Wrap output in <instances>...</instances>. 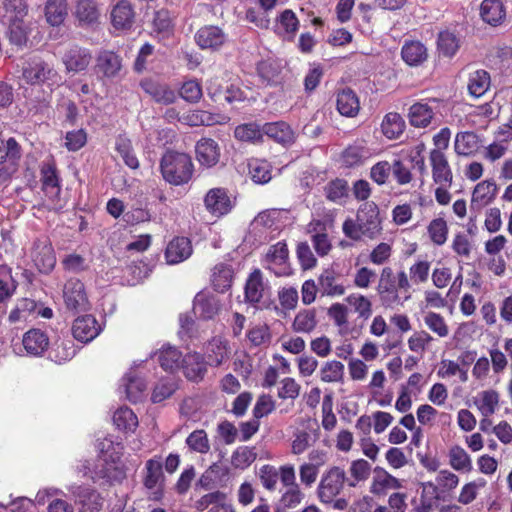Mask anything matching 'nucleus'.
I'll list each match as a JSON object with an SVG mask.
<instances>
[{"label": "nucleus", "instance_id": "obj_1", "mask_svg": "<svg viewBox=\"0 0 512 512\" xmlns=\"http://www.w3.org/2000/svg\"><path fill=\"white\" fill-rule=\"evenodd\" d=\"M344 235L353 240L364 238L373 240L382 232L380 210L375 202L362 203L356 213V219L348 217L342 225Z\"/></svg>", "mask_w": 512, "mask_h": 512}, {"label": "nucleus", "instance_id": "obj_2", "mask_svg": "<svg viewBox=\"0 0 512 512\" xmlns=\"http://www.w3.org/2000/svg\"><path fill=\"white\" fill-rule=\"evenodd\" d=\"M26 0H3L0 7V21L7 26L11 43L21 46L28 38L29 26L26 22L28 15Z\"/></svg>", "mask_w": 512, "mask_h": 512}, {"label": "nucleus", "instance_id": "obj_3", "mask_svg": "<svg viewBox=\"0 0 512 512\" xmlns=\"http://www.w3.org/2000/svg\"><path fill=\"white\" fill-rule=\"evenodd\" d=\"M223 273L224 264L215 265L210 276L211 289L207 288L195 297L194 313L202 319H212L221 308V295L224 292Z\"/></svg>", "mask_w": 512, "mask_h": 512}, {"label": "nucleus", "instance_id": "obj_4", "mask_svg": "<svg viewBox=\"0 0 512 512\" xmlns=\"http://www.w3.org/2000/svg\"><path fill=\"white\" fill-rule=\"evenodd\" d=\"M411 288L409 278L404 270L394 273L390 266L381 270L376 287L380 303L385 308H394L402 305L400 291L408 292Z\"/></svg>", "mask_w": 512, "mask_h": 512}, {"label": "nucleus", "instance_id": "obj_5", "mask_svg": "<svg viewBox=\"0 0 512 512\" xmlns=\"http://www.w3.org/2000/svg\"><path fill=\"white\" fill-rule=\"evenodd\" d=\"M160 170L165 181L173 185H182L192 178L194 165L189 155L167 151L162 156Z\"/></svg>", "mask_w": 512, "mask_h": 512}, {"label": "nucleus", "instance_id": "obj_6", "mask_svg": "<svg viewBox=\"0 0 512 512\" xmlns=\"http://www.w3.org/2000/svg\"><path fill=\"white\" fill-rule=\"evenodd\" d=\"M346 472L342 467L330 466L321 475L316 494L323 504H330L345 487Z\"/></svg>", "mask_w": 512, "mask_h": 512}, {"label": "nucleus", "instance_id": "obj_7", "mask_svg": "<svg viewBox=\"0 0 512 512\" xmlns=\"http://www.w3.org/2000/svg\"><path fill=\"white\" fill-rule=\"evenodd\" d=\"M270 286L259 268L248 274L244 285V301L256 309L268 308Z\"/></svg>", "mask_w": 512, "mask_h": 512}, {"label": "nucleus", "instance_id": "obj_8", "mask_svg": "<svg viewBox=\"0 0 512 512\" xmlns=\"http://www.w3.org/2000/svg\"><path fill=\"white\" fill-rule=\"evenodd\" d=\"M22 77L30 85H46L50 91L59 85L61 77L50 63L34 58L23 68Z\"/></svg>", "mask_w": 512, "mask_h": 512}, {"label": "nucleus", "instance_id": "obj_9", "mask_svg": "<svg viewBox=\"0 0 512 512\" xmlns=\"http://www.w3.org/2000/svg\"><path fill=\"white\" fill-rule=\"evenodd\" d=\"M62 298L66 309L74 313L86 311L90 307L85 285L76 278H70L65 282Z\"/></svg>", "mask_w": 512, "mask_h": 512}, {"label": "nucleus", "instance_id": "obj_10", "mask_svg": "<svg viewBox=\"0 0 512 512\" xmlns=\"http://www.w3.org/2000/svg\"><path fill=\"white\" fill-rule=\"evenodd\" d=\"M143 484L150 491L149 498L160 500L163 496L164 474L161 457L155 456L145 463Z\"/></svg>", "mask_w": 512, "mask_h": 512}, {"label": "nucleus", "instance_id": "obj_11", "mask_svg": "<svg viewBox=\"0 0 512 512\" xmlns=\"http://www.w3.org/2000/svg\"><path fill=\"white\" fill-rule=\"evenodd\" d=\"M373 156L372 149L364 139H356L347 145L339 156L341 167L354 169L363 166Z\"/></svg>", "mask_w": 512, "mask_h": 512}, {"label": "nucleus", "instance_id": "obj_12", "mask_svg": "<svg viewBox=\"0 0 512 512\" xmlns=\"http://www.w3.org/2000/svg\"><path fill=\"white\" fill-rule=\"evenodd\" d=\"M67 489L75 502L81 506L83 512H98L101 510L103 498L96 489L79 484H72Z\"/></svg>", "mask_w": 512, "mask_h": 512}, {"label": "nucleus", "instance_id": "obj_13", "mask_svg": "<svg viewBox=\"0 0 512 512\" xmlns=\"http://www.w3.org/2000/svg\"><path fill=\"white\" fill-rule=\"evenodd\" d=\"M405 481L389 473L385 468L376 466L369 491L374 496H385L389 490H400L405 487Z\"/></svg>", "mask_w": 512, "mask_h": 512}, {"label": "nucleus", "instance_id": "obj_14", "mask_svg": "<svg viewBox=\"0 0 512 512\" xmlns=\"http://www.w3.org/2000/svg\"><path fill=\"white\" fill-rule=\"evenodd\" d=\"M432 179L436 185L452 186L453 172L445 153L440 149H432L429 153Z\"/></svg>", "mask_w": 512, "mask_h": 512}, {"label": "nucleus", "instance_id": "obj_15", "mask_svg": "<svg viewBox=\"0 0 512 512\" xmlns=\"http://www.w3.org/2000/svg\"><path fill=\"white\" fill-rule=\"evenodd\" d=\"M77 469L79 473H82L83 476H88L93 482L102 479L111 482L122 474L114 464L108 463L106 459L103 458H99L93 467H91L89 461H84Z\"/></svg>", "mask_w": 512, "mask_h": 512}, {"label": "nucleus", "instance_id": "obj_16", "mask_svg": "<svg viewBox=\"0 0 512 512\" xmlns=\"http://www.w3.org/2000/svg\"><path fill=\"white\" fill-rule=\"evenodd\" d=\"M122 69V59L112 51H100L94 67L97 77L101 80L118 77Z\"/></svg>", "mask_w": 512, "mask_h": 512}, {"label": "nucleus", "instance_id": "obj_17", "mask_svg": "<svg viewBox=\"0 0 512 512\" xmlns=\"http://www.w3.org/2000/svg\"><path fill=\"white\" fill-rule=\"evenodd\" d=\"M151 358L157 357L161 368L171 374L176 373L183 364L182 352L168 343L163 344L158 350L150 354Z\"/></svg>", "mask_w": 512, "mask_h": 512}, {"label": "nucleus", "instance_id": "obj_18", "mask_svg": "<svg viewBox=\"0 0 512 512\" xmlns=\"http://www.w3.org/2000/svg\"><path fill=\"white\" fill-rule=\"evenodd\" d=\"M256 72L261 82L267 86H278L283 82L282 65L278 59L268 57L256 64Z\"/></svg>", "mask_w": 512, "mask_h": 512}, {"label": "nucleus", "instance_id": "obj_19", "mask_svg": "<svg viewBox=\"0 0 512 512\" xmlns=\"http://www.w3.org/2000/svg\"><path fill=\"white\" fill-rule=\"evenodd\" d=\"M102 331V326L92 315L78 317L72 327V333L75 339L83 343H88L95 339Z\"/></svg>", "mask_w": 512, "mask_h": 512}, {"label": "nucleus", "instance_id": "obj_20", "mask_svg": "<svg viewBox=\"0 0 512 512\" xmlns=\"http://www.w3.org/2000/svg\"><path fill=\"white\" fill-rule=\"evenodd\" d=\"M32 260L41 273H50L56 264V257L52 245L47 241L35 242L32 251Z\"/></svg>", "mask_w": 512, "mask_h": 512}, {"label": "nucleus", "instance_id": "obj_21", "mask_svg": "<svg viewBox=\"0 0 512 512\" xmlns=\"http://www.w3.org/2000/svg\"><path fill=\"white\" fill-rule=\"evenodd\" d=\"M319 291L322 296H342L345 293V286L340 273L332 268L324 269L318 277Z\"/></svg>", "mask_w": 512, "mask_h": 512}, {"label": "nucleus", "instance_id": "obj_22", "mask_svg": "<svg viewBox=\"0 0 512 512\" xmlns=\"http://www.w3.org/2000/svg\"><path fill=\"white\" fill-rule=\"evenodd\" d=\"M22 344L28 355L40 357L48 350L50 340L46 332L34 328L23 335Z\"/></svg>", "mask_w": 512, "mask_h": 512}, {"label": "nucleus", "instance_id": "obj_23", "mask_svg": "<svg viewBox=\"0 0 512 512\" xmlns=\"http://www.w3.org/2000/svg\"><path fill=\"white\" fill-rule=\"evenodd\" d=\"M191 241L186 237L173 238L166 247L165 260L169 265L179 264L192 255Z\"/></svg>", "mask_w": 512, "mask_h": 512}, {"label": "nucleus", "instance_id": "obj_24", "mask_svg": "<svg viewBox=\"0 0 512 512\" xmlns=\"http://www.w3.org/2000/svg\"><path fill=\"white\" fill-rule=\"evenodd\" d=\"M73 13L80 26H94L99 23L101 8L95 0H77Z\"/></svg>", "mask_w": 512, "mask_h": 512}, {"label": "nucleus", "instance_id": "obj_25", "mask_svg": "<svg viewBox=\"0 0 512 512\" xmlns=\"http://www.w3.org/2000/svg\"><path fill=\"white\" fill-rule=\"evenodd\" d=\"M497 191L498 187L493 180L479 182L472 192L471 209L480 211L495 199Z\"/></svg>", "mask_w": 512, "mask_h": 512}, {"label": "nucleus", "instance_id": "obj_26", "mask_svg": "<svg viewBox=\"0 0 512 512\" xmlns=\"http://www.w3.org/2000/svg\"><path fill=\"white\" fill-rule=\"evenodd\" d=\"M481 147L482 141L473 131L458 132L455 136L454 151L459 156H473Z\"/></svg>", "mask_w": 512, "mask_h": 512}, {"label": "nucleus", "instance_id": "obj_27", "mask_svg": "<svg viewBox=\"0 0 512 512\" xmlns=\"http://www.w3.org/2000/svg\"><path fill=\"white\" fill-rule=\"evenodd\" d=\"M90 52L79 46H73L62 57L63 64L68 72L84 71L91 62Z\"/></svg>", "mask_w": 512, "mask_h": 512}, {"label": "nucleus", "instance_id": "obj_28", "mask_svg": "<svg viewBox=\"0 0 512 512\" xmlns=\"http://www.w3.org/2000/svg\"><path fill=\"white\" fill-rule=\"evenodd\" d=\"M401 57L407 65L417 67L427 60L428 51L421 41L409 40L401 48Z\"/></svg>", "mask_w": 512, "mask_h": 512}, {"label": "nucleus", "instance_id": "obj_29", "mask_svg": "<svg viewBox=\"0 0 512 512\" xmlns=\"http://www.w3.org/2000/svg\"><path fill=\"white\" fill-rule=\"evenodd\" d=\"M263 135L265 134L275 142L283 146L290 145L295 141V135L290 125L284 121L265 123L262 127Z\"/></svg>", "mask_w": 512, "mask_h": 512}, {"label": "nucleus", "instance_id": "obj_30", "mask_svg": "<svg viewBox=\"0 0 512 512\" xmlns=\"http://www.w3.org/2000/svg\"><path fill=\"white\" fill-rule=\"evenodd\" d=\"M149 366L147 360L133 362L122 377L124 384H145L154 382V374Z\"/></svg>", "mask_w": 512, "mask_h": 512}, {"label": "nucleus", "instance_id": "obj_31", "mask_svg": "<svg viewBox=\"0 0 512 512\" xmlns=\"http://www.w3.org/2000/svg\"><path fill=\"white\" fill-rule=\"evenodd\" d=\"M336 108L345 117H355L360 110V101L351 88H344L336 95Z\"/></svg>", "mask_w": 512, "mask_h": 512}, {"label": "nucleus", "instance_id": "obj_32", "mask_svg": "<svg viewBox=\"0 0 512 512\" xmlns=\"http://www.w3.org/2000/svg\"><path fill=\"white\" fill-rule=\"evenodd\" d=\"M482 20L491 25H500L506 16V10L501 0H483L480 5Z\"/></svg>", "mask_w": 512, "mask_h": 512}, {"label": "nucleus", "instance_id": "obj_33", "mask_svg": "<svg viewBox=\"0 0 512 512\" xmlns=\"http://www.w3.org/2000/svg\"><path fill=\"white\" fill-rule=\"evenodd\" d=\"M195 40L202 49H217L224 43V34L217 26H205L197 31Z\"/></svg>", "mask_w": 512, "mask_h": 512}, {"label": "nucleus", "instance_id": "obj_34", "mask_svg": "<svg viewBox=\"0 0 512 512\" xmlns=\"http://www.w3.org/2000/svg\"><path fill=\"white\" fill-rule=\"evenodd\" d=\"M76 355L74 341L70 338H58L49 350V359L57 364L65 363Z\"/></svg>", "mask_w": 512, "mask_h": 512}, {"label": "nucleus", "instance_id": "obj_35", "mask_svg": "<svg viewBox=\"0 0 512 512\" xmlns=\"http://www.w3.org/2000/svg\"><path fill=\"white\" fill-rule=\"evenodd\" d=\"M184 375L189 381H201L206 372V363L198 353H188L183 358L182 367Z\"/></svg>", "mask_w": 512, "mask_h": 512}, {"label": "nucleus", "instance_id": "obj_36", "mask_svg": "<svg viewBox=\"0 0 512 512\" xmlns=\"http://www.w3.org/2000/svg\"><path fill=\"white\" fill-rule=\"evenodd\" d=\"M219 149L212 139H202L196 144V157L200 165L214 166L219 160Z\"/></svg>", "mask_w": 512, "mask_h": 512}, {"label": "nucleus", "instance_id": "obj_37", "mask_svg": "<svg viewBox=\"0 0 512 512\" xmlns=\"http://www.w3.org/2000/svg\"><path fill=\"white\" fill-rule=\"evenodd\" d=\"M309 231L314 232L312 235V244L319 256L327 255L331 248V242L325 232V225L321 220H313L309 224Z\"/></svg>", "mask_w": 512, "mask_h": 512}, {"label": "nucleus", "instance_id": "obj_38", "mask_svg": "<svg viewBox=\"0 0 512 512\" xmlns=\"http://www.w3.org/2000/svg\"><path fill=\"white\" fill-rule=\"evenodd\" d=\"M433 117V109L426 103L416 102L409 108L408 119L413 127L426 128L431 124Z\"/></svg>", "mask_w": 512, "mask_h": 512}, {"label": "nucleus", "instance_id": "obj_39", "mask_svg": "<svg viewBox=\"0 0 512 512\" xmlns=\"http://www.w3.org/2000/svg\"><path fill=\"white\" fill-rule=\"evenodd\" d=\"M141 86L157 103L169 105L176 100V93L165 84L143 81Z\"/></svg>", "mask_w": 512, "mask_h": 512}, {"label": "nucleus", "instance_id": "obj_40", "mask_svg": "<svg viewBox=\"0 0 512 512\" xmlns=\"http://www.w3.org/2000/svg\"><path fill=\"white\" fill-rule=\"evenodd\" d=\"M406 124L404 119L399 113L389 112L387 113L381 123V130L383 135L390 139H398L404 133Z\"/></svg>", "mask_w": 512, "mask_h": 512}, {"label": "nucleus", "instance_id": "obj_41", "mask_svg": "<svg viewBox=\"0 0 512 512\" xmlns=\"http://www.w3.org/2000/svg\"><path fill=\"white\" fill-rule=\"evenodd\" d=\"M349 184L346 179L335 178L324 187L326 199L330 202L343 204L349 196Z\"/></svg>", "mask_w": 512, "mask_h": 512}, {"label": "nucleus", "instance_id": "obj_42", "mask_svg": "<svg viewBox=\"0 0 512 512\" xmlns=\"http://www.w3.org/2000/svg\"><path fill=\"white\" fill-rule=\"evenodd\" d=\"M134 19V12L129 2L120 1L111 12V21L116 29H128Z\"/></svg>", "mask_w": 512, "mask_h": 512}, {"label": "nucleus", "instance_id": "obj_43", "mask_svg": "<svg viewBox=\"0 0 512 512\" xmlns=\"http://www.w3.org/2000/svg\"><path fill=\"white\" fill-rule=\"evenodd\" d=\"M491 78L490 74L483 70H476L469 75L468 91L474 98H480L490 88Z\"/></svg>", "mask_w": 512, "mask_h": 512}, {"label": "nucleus", "instance_id": "obj_44", "mask_svg": "<svg viewBox=\"0 0 512 512\" xmlns=\"http://www.w3.org/2000/svg\"><path fill=\"white\" fill-rule=\"evenodd\" d=\"M224 477V463H213L200 477L198 484L205 490H212L222 485Z\"/></svg>", "mask_w": 512, "mask_h": 512}, {"label": "nucleus", "instance_id": "obj_45", "mask_svg": "<svg viewBox=\"0 0 512 512\" xmlns=\"http://www.w3.org/2000/svg\"><path fill=\"white\" fill-rule=\"evenodd\" d=\"M113 423L124 432H134L138 426L136 414L128 407H120L113 414Z\"/></svg>", "mask_w": 512, "mask_h": 512}, {"label": "nucleus", "instance_id": "obj_46", "mask_svg": "<svg viewBox=\"0 0 512 512\" xmlns=\"http://www.w3.org/2000/svg\"><path fill=\"white\" fill-rule=\"evenodd\" d=\"M437 48L445 57H453L460 48L457 35L449 30L440 31L437 38Z\"/></svg>", "mask_w": 512, "mask_h": 512}, {"label": "nucleus", "instance_id": "obj_47", "mask_svg": "<svg viewBox=\"0 0 512 512\" xmlns=\"http://www.w3.org/2000/svg\"><path fill=\"white\" fill-rule=\"evenodd\" d=\"M204 206L213 217L220 218L224 214V190L210 189L204 197Z\"/></svg>", "mask_w": 512, "mask_h": 512}, {"label": "nucleus", "instance_id": "obj_48", "mask_svg": "<svg viewBox=\"0 0 512 512\" xmlns=\"http://www.w3.org/2000/svg\"><path fill=\"white\" fill-rule=\"evenodd\" d=\"M47 22L52 26L62 24L67 16L66 0H48L45 7Z\"/></svg>", "mask_w": 512, "mask_h": 512}, {"label": "nucleus", "instance_id": "obj_49", "mask_svg": "<svg viewBox=\"0 0 512 512\" xmlns=\"http://www.w3.org/2000/svg\"><path fill=\"white\" fill-rule=\"evenodd\" d=\"M293 487L283 492L276 506V512H289L301 504L304 499V493L301 491L300 486Z\"/></svg>", "mask_w": 512, "mask_h": 512}, {"label": "nucleus", "instance_id": "obj_50", "mask_svg": "<svg viewBox=\"0 0 512 512\" xmlns=\"http://www.w3.org/2000/svg\"><path fill=\"white\" fill-rule=\"evenodd\" d=\"M317 325L316 312L314 309H303L299 311L292 323V329L298 333H311Z\"/></svg>", "mask_w": 512, "mask_h": 512}, {"label": "nucleus", "instance_id": "obj_51", "mask_svg": "<svg viewBox=\"0 0 512 512\" xmlns=\"http://www.w3.org/2000/svg\"><path fill=\"white\" fill-rule=\"evenodd\" d=\"M249 174L252 180L258 184H266L272 178V168L268 161L252 159L248 163Z\"/></svg>", "mask_w": 512, "mask_h": 512}, {"label": "nucleus", "instance_id": "obj_52", "mask_svg": "<svg viewBox=\"0 0 512 512\" xmlns=\"http://www.w3.org/2000/svg\"><path fill=\"white\" fill-rule=\"evenodd\" d=\"M449 464L456 471L469 472L472 470V461L468 453L460 446L450 448Z\"/></svg>", "mask_w": 512, "mask_h": 512}, {"label": "nucleus", "instance_id": "obj_53", "mask_svg": "<svg viewBox=\"0 0 512 512\" xmlns=\"http://www.w3.org/2000/svg\"><path fill=\"white\" fill-rule=\"evenodd\" d=\"M448 225L443 218H435L427 226V233L431 242L436 246H442L448 238Z\"/></svg>", "mask_w": 512, "mask_h": 512}, {"label": "nucleus", "instance_id": "obj_54", "mask_svg": "<svg viewBox=\"0 0 512 512\" xmlns=\"http://www.w3.org/2000/svg\"><path fill=\"white\" fill-rule=\"evenodd\" d=\"M498 402V394L493 390L484 391L475 398V405L484 417H489L496 411Z\"/></svg>", "mask_w": 512, "mask_h": 512}, {"label": "nucleus", "instance_id": "obj_55", "mask_svg": "<svg viewBox=\"0 0 512 512\" xmlns=\"http://www.w3.org/2000/svg\"><path fill=\"white\" fill-rule=\"evenodd\" d=\"M234 135L240 141L252 143L261 142L263 139L262 129L256 123H245L237 126Z\"/></svg>", "mask_w": 512, "mask_h": 512}, {"label": "nucleus", "instance_id": "obj_56", "mask_svg": "<svg viewBox=\"0 0 512 512\" xmlns=\"http://www.w3.org/2000/svg\"><path fill=\"white\" fill-rule=\"evenodd\" d=\"M425 325L440 338H445L449 335V327L444 317L436 312H427L424 316Z\"/></svg>", "mask_w": 512, "mask_h": 512}, {"label": "nucleus", "instance_id": "obj_57", "mask_svg": "<svg viewBox=\"0 0 512 512\" xmlns=\"http://www.w3.org/2000/svg\"><path fill=\"white\" fill-rule=\"evenodd\" d=\"M451 248L457 256L463 259H469L472 254L474 244L467 234L458 232L453 237Z\"/></svg>", "mask_w": 512, "mask_h": 512}, {"label": "nucleus", "instance_id": "obj_58", "mask_svg": "<svg viewBox=\"0 0 512 512\" xmlns=\"http://www.w3.org/2000/svg\"><path fill=\"white\" fill-rule=\"evenodd\" d=\"M431 262L428 260H417L409 268V282L415 285L425 283L429 279Z\"/></svg>", "mask_w": 512, "mask_h": 512}, {"label": "nucleus", "instance_id": "obj_59", "mask_svg": "<svg viewBox=\"0 0 512 512\" xmlns=\"http://www.w3.org/2000/svg\"><path fill=\"white\" fill-rule=\"evenodd\" d=\"M21 157V148L14 138L0 139V163L10 161L15 164Z\"/></svg>", "mask_w": 512, "mask_h": 512}, {"label": "nucleus", "instance_id": "obj_60", "mask_svg": "<svg viewBox=\"0 0 512 512\" xmlns=\"http://www.w3.org/2000/svg\"><path fill=\"white\" fill-rule=\"evenodd\" d=\"M349 472L352 478V482L349 483V486L355 487L357 483L368 479L371 472V465L364 459H357L351 462Z\"/></svg>", "mask_w": 512, "mask_h": 512}, {"label": "nucleus", "instance_id": "obj_61", "mask_svg": "<svg viewBox=\"0 0 512 512\" xmlns=\"http://www.w3.org/2000/svg\"><path fill=\"white\" fill-rule=\"evenodd\" d=\"M180 120L189 126H210L217 122L215 117L206 111L194 110L183 115Z\"/></svg>", "mask_w": 512, "mask_h": 512}, {"label": "nucleus", "instance_id": "obj_62", "mask_svg": "<svg viewBox=\"0 0 512 512\" xmlns=\"http://www.w3.org/2000/svg\"><path fill=\"white\" fill-rule=\"evenodd\" d=\"M186 445L191 451L197 453H207L209 451V441L204 430H195L186 438Z\"/></svg>", "mask_w": 512, "mask_h": 512}, {"label": "nucleus", "instance_id": "obj_63", "mask_svg": "<svg viewBox=\"0 0 512 512\" xmlns=\"http://www.w3.org/2000/svg\"><path fill=\"white\" fill-rule=\"evenodd\" d=\"M278 24L290 39L294 38L299 29V20L291 9H286L279 15Z\"/></svg>", "mask_w": 512, "mask_h": 512}, {"label": "nucleus", "instance_id": "obj_64", "mask_svg": "<svg viewBox=\"0 0 512 512\" xmlns=\"http://www.w3.org/2000/svg\"><path fill=\"white\" fill-rule=\"evenodd\" d=\"M224 494L220 491L208 493L197 501V509L204 510L208 506H214L208 512H224Z\"/></svg>", "mask_w": 512, "mask_h": 512}]
</instances>
